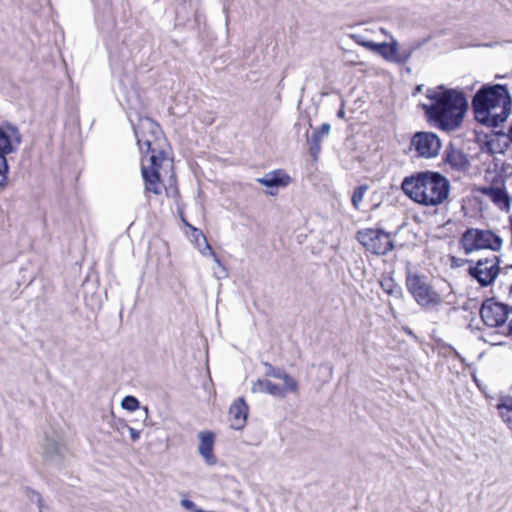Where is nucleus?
I'll return each mask as SVG.
<instances>
[{"label":"nucleus","mask_w":512,"mask_h":512,"mask_svg":"<svg viewBox=\"0 0 512 512\" xmlns=\"http://www.w3.org/2000/svg\"><path fill=\"white\" fill-rule=\"evenodd\" d=\"M429 104H422L428 123L442 131L457 130L468 110V101L465 95L455 89L438 86L428 90Z\"/></svg>","instance_id":"1"},{"label":"nucleus","mask_w":512,"mask_h":512,"mask_svg":"<svg viewBox=\"0 0 512 512\" xmlns=\"http://www.w3.org/2000/svg\"><path fill=\"white\" fill-rule=\"evenodd\" d=\"M137 144L142 157L141 173L145 182V190L153 194L161 193L160 168L165 159V152L154 147L160 126L151 118L140 119L133 127Z\"/></svg>","instance_id":"2"},{"label":"nucleus","mask_w":512,"mask_h":512,"mask_svg":"<svg viewBox=\"0 0 512 512\" xmlns=\"http://www.w3.org/2000/svg\"><path fill=\"white\" fill-rule=\"evenodd\" d=\"M402 190L423 206H438L449 196L450 182L440 172L421 171L405 177Z\"/></svg>","instance_id":"3"},{"label":"nucleus","mask_w":512,"mask_h":512,"mask_svg":"<svg viewBox=\"0 0 512 512\" xmlns=\"http://www.w3.org/2000/svg\"><path fill=\"white\" fill-rule=\"evenodd\" d=\"M512 109V97L505 85H482V125L498 128Z\"/></svg>","instance_id":"4"},{"label":"nucleus","mask_w":512,"mask_h":512,"mask_svg":"<svg viewBox=\"0 0 512 512\" xmlns=\"http://www.w3.org/2000/svg\"><path fill=\"white\" fill-rule=\"evenodd\" d=\"M22 143V135L19 128L4 122L0 125V187H4L7 181L8 162L6 156L18 151Z\"/></svg>","instance_id":"5"},{"label":"nucleus","mask_w":512,"mask_h":512,"mask_svg":"<svg viewBox=\"0 0 512 512\" xmlns=\"http://www.w3.org/2000/svg\"><path fill=\"white\" fill-rule=\"evenodd\" d=\"M406 287L418 305L430 307L441 302L440 295L434 290L428 277L418 273L406 272Z\"/></svg>","instance_id":"6"},{"label":"nucleus","mask_w":512,"mask_h":512,"mask_svg":"<svg viewBox=\"0 0 512 512\" xmlns=\"http://www.w3.org/2000/svg\"><path fill=\"white\" fill-rule=\"evenodd\" d=\"M356 239L368 252L375 255H387L394 249V242L390 238V234L382 229L366 228L359 230Z\"/></svg>","instance_id":"7"},{"label":"nucleus","mask_w":512,"mask_h":512,"mask_svg":"<svg viewBox=\"0 0 512 512\" xmlns=\"http://www.w3.org/2000/svg\"><path fill=\"white\" fill-rule=\"evenodd\" d=\"M410 149H414L418 158L431 159L439 154L441 140L433 132L419 131L412 136Z\"/></svg>","instance_id":"8"},{"label":"nucleus","mask_w":512,"mask_h":512,"mask_svg":"<svg viewBox=\"0 0 512 512\" xmlns=\"http://www.w3.org/2000/svg\"><path fill=\"white\" fill-rule=\"evenodd\" d=\"M510 309L493 299L482 302V322L489 327H499L506 323Z\"/></svg>","instance_id":"9"},{"label":"nucleus","mask_w":512,"mask_h":512,"mask_svg":"<svg viewBox=\"0 0 512 512\" xmlns=\"http://www.w3.org/2000/svg\"><path fill=\"white\" fill-rule=\"evenodd\" d=\"M443 161L448 164L451 169L457 171H467L470 167L468 156L460 149L455 148L451 142L444 150Z\"/></svg>","instance_id":"10"},{"label":"nucleus","mask_w":512,"mask_h":512,"mask_svg":"<svg viewBox=\"0 0 512 512\" xmlns=\"http://www.w3.org/2000/svg\"><path fill=\"white\" fill-rule=\"evenodd\" d=\"M63 450L64 446L53 438L47 437L44 444V458L45 460L56 467L63 465Z\"/></svg>","instance_id":"11"},{"label":"nucleus","mask_w":512,"mask_h":512,"mask_svg":"<svg viewBox=\"0 0 512 512\" xmlns=\"http://www.w3.org/2000/svg\"><path fill=\"white\" fill-rule=\"evenodd\" d=\"M229 415L231 428L239 430L244 427L248 415V406L243 398H238L232 403L229 409Z\"/></svg>","instance_id":"12"},{"label":"nucleus","mask_w":512,"mask_h":512,"mask_svg":"<svg viewBox=\"0 0 512 512\" xmlns=\"http://www.w3.org/2000/svg\"><path fill=\"white\" fill-rule=\"evenodd\" d=\"M200 440L198 446L199 454L205 459L208 465L216 464V457L213 454L214 434L209 431H201L198 434Z\"/></svg>","instance_id":"13"},{"label":"nucleus","mask_w":512,"mask_h":512,"mask_svg":"<svg viewBox=\"0 0 512 512\" xmlns=\"http://www.w3.org/2000/svg\"><path fill=\"white\" fill-rule=\"evenodd\" d=\"M331 126L329 123H323L320 128L315 129L310 136H307V144L311 156L316 159L321 151V140L330 133Z\"/></svg>","instance_id":"14"},{"label":"nucleus","mask_w":512,"mask_h":512,"mask_svg":"<svg viewBox=\"0 0 512 512\" xmlns=\"http://www.w3.org/2000/svg\"><path fill=\"white\" fill-rule=\"evenodd\" d=\"M290 176L283 170H275L267 173L265 176L256 179V181L266 187H285L290 183Z\"/></svg>","instance_id":"15"},{"label":"nucleus","mask_w":512,"mask_h":512,"mask_svg":"<svg viewBox=\"0 0 512 512\" xmlns=\"http://www.w3.org/2000/svg\"><path fill=\"white\" fill-rule=\"evenodd\" d=\"M253 393H267L275 397L284 398L286 389L267 379H258L252 386Z\"/></svg>","instance_id":"16"},{"label":"nucleus","mask_w":512,"mask_h":512,"mask_svg":"<svg viewBox=\"0 0 512 512\" xmlns=\"http://www.w3.org/2000/svg\"><path fill=\"white\" fill-rule=\"evenodd\" d=\"M460 243L466 255L480 250V229L470 228L462 235Z\"/></svg>","instance_id":"17"},{"label":"nucleus","mask_w":512,"mask_h":512,"mask_svg":"<svg viewBox=\"0 0 512 512\" xmlns=\"http://www.w3.org/2000/svg\"><path fill=\"white\" fill-rule=\"evenodd\" d=\"M507 133L502 130L495 132V138L485 135L484 146L491 154L502 153L507 147Z\"/></svg>","instance_id":"18"},{"label":"nucleus","mask_w":512,"mask_h":512,"mask_svg":"<svg viewBox=\"0 0 512 512\" xmlns=\"http://www.w3.org/2000/svg\"><path fill=\"white\" fill-rule=\"evenodd\" d=\"M482 194L488 196L501 210L508 211L510 199L501 188H482Z\"/></svg>","instance_id":"19"},{"label":"nucleus","mask_w":512,"mask_h":512,"mask_svg":"<svg viewBox=\"0 0 512 512\" xmlns=\"http://www.w3.org/2000/svg\"><path fill=\"white\" fill-rule=\"evenodd\" d=\"M463 309L465 311H469V315L465 316L466 320L468 321V326L471 329H480L479 323L477 322V316L480 315V303L478 302L477 298L469 297L463 305Z\"/></svg>","instance_id":"20"},{"label":"nucleus","mask_w":512,"mask_h":512,"mask_svg":"<svg viewBox=\"0 0 512 512\" xmlns=\"http://www.w3.org/2000/svg\"><path fill=\"white\" fill-rule=\"evenodd\" d=\"M413 51V48L398 50V43L396 41H392L390 43V53L384 54V58L389 61L404 64L411 58Z\"/></svg>","instance_id":"21"},{"label":"nucleus","mask_w":512,"mask_h":512,"mask_svg":"<svg viewBox=\"0 0 512 512\" xmlns=\"http://www.w3.org/2000/svg\"><path fill=\"white\" fill-rule=\"evenodd\" d=\"M499 266L485 259L482 260V287L489 285L498 275Z\"/></svg>","instance_id":"22"},{"label":"nucleus","mask_w":512,"mask_h":512,"mask_svg":"<svg viewBox=\"0 0 512 512\" xmlns=\"http://www.w3.org/2000/svg\"><path fill=\"white\" fill-rule=\"evenodd\" d=\"M380 286L386 294L393 298L401 299L403 297L401 286L392 277H385L380 280Z\"/></svg>","instance_id":"23"},{"label":"nucleus","mask_w":512,"mask_h":512,"mask_svg":"<svg viewBox=\"0 0 512 512\" xmlns=\"http://www.w3.org/2000/svg\"><path fill=\"white\" fill-rule=\"evenodd\" d=\"M502 246L501 238L494 234L492 231L482 230V249H490L492 251H499Z\"/></svg>","instance_id":"24"},{"label":"nucleus","mask_w":512,"mask_h":512,"mask_svg":"<svg viewBox=\"0 0 512 512\" xmlns=\"http://www.w3.org/2000/svg\"><path fill=\"white\" fill-rule=\"evenodd\" d=\"M503 422L512 430V398H506L497 404Z\"/></svg>","instance_id":"25"},{"label":"nucleus","mask_w":512,"mask_h":512,"mask_svg":"<svg viewBox=\"0 0 512 512\" xmlns=\"http://www.w3.org/2000/svg\"><path fill=\"white\" fill-rule=\"evenodd\" d=\"M367 190H368L367 185H360L354 189L351 200H352V205L354 206V208L356 210H359L360 204L363 201L364 195Z\"/></svg>","instance_id":"26"},{"label":"nucleus","mask_w":512,"mask_h":512,"mask_svg":"<svg viewBox=\"0 0 512 512\" xmlns=\"http://www.w3.org/2000/svg\"><path fill=\"white\" fill-rule=\"evenodd\" d=\"M139 401L136 397L128 395L125 396L121 402V407L128 411H134L139 408Z\"/></svg>","instance_id":"27"},{"label":"nucleus","mask_w":512,"mask_h":512,"mask_svg":"<svg viewBox=\"0 0 512 512\" xmlns=\"http://www.w3.org/2000/svg\"><path fill=\"white\" fill-rule=\"evenodd\" d=\"M26 495L30 501L37 503L39 512H43L44 503L41 495L37 491L32 490L30 488H26Z\"/></svg>","instance_id":"28"},{"label":"nucleus","mask_w":512,"mask_h":512,"mask_svg":"<svg viewBox=\"0 0 512 512\" xmlns=\"http://www.w3.org/2000/svg\"><path fill=\"white\" fill-rule=\"evenodd\" d=\"M368 49H370L374 52H377L384 57V54L390 53V44H388L386 42L375 43V42L371 41Z\"/></svg>","instance_id":"29"},{"label":"nucleus","mask_w":512,"mask_h":512,"mask_svg":"<svg viewBox=\"0 0 512 512\" xmlns=\"http://www.w3.org/2000/svg\"><path fill=\"white\" fill-rule=\"evenodd\" d=\"M472 110L475 120L480 123V90L476 91L472 98Z\"/></svg>","instance_id":"30"},{"label":"nucleus","mask_w":512,"mask_h":512,"mask_svg":"<svg viewBox=\"0 0 512 512\" xmlns=\"http://www.w3.org/2000/svg\"><path fill=\"white\" fill-rule=\"evenodd\" d=\"M264 366L267 368V370H266L267 376H272L274 378L279 379L282 376V373L284 372V370H282L280 368H275L269 363H264Z\"/></svg>","instance_id":"31"},{"label":"nucleus","mask_w":512,"mask_h":512,"mask_svg":"<svg viewBox=\"0 0 512 512\" xmlns=\"http://www.w3.org/2000/svg\"><path fill=\"white\" fill-rule=\"evenodd\" d=\"M469 274L480 283V260H478L474 266L469 267Z\"/></svg>","instance_id":"32"},{"label":"nucleus","mask_w":512,"mask_h":512,"mask_svg":"<svg viewBox=\"0 0 512 512\" xmlns=\"http://www.w3.org/2000/svg\"><path fill=\"white\" fill-rule=\"evenodd\" d=\"M181 505L185 509H187V510H189L191 512H204L203 510L198 509L196 504L193 501L189 500V499H182L181 500Z\"/></svg>","instance_id":"33"},{"label":"nucleus","mask_w":512,"mask_h":512,"mask_svg":"<svg viewBox=\"0 0 512 512\" xmlns=\"http://www.w3.org/2000/svg\"><path fill=\"white\" fill-rule=\"evenodd\" d=\"M351 39H353L357 44L365 47V48H369L370 46V42L371 41H368V40H365L364 37L360 34H351L350 35Z\"/></svg>","instance_id":"34"},{"label":"nucleus","mask_w":512,"mask_h":512,"mask_svg":"<svg viewBox=\"0 0 512 512\" xmlns=\"http://www.w3.org/2000/svg\"><path fill=\"white\" fill-rule=\"evenodd\" d=\"M285 385L286 386L284 388L286 389V392L290 391L294 393L298 390V384L293 377L288 378L287 382H285Z\"/></svg>","instance_id":"35"},{"label":"nucleus","mask_w":512,"mask_h":512,"mask_svg":"<svg viewBox=\"0 0 512 512\" xmlns=\"http://www.w3.org/2000/svg\"><path fill=\"white\" fill-rule=\"evenodd\" d=\"M451 260H452V267H461L465 263H469L470 262L467 259H460V258H456V257H452Z\"/></svg>","instance_id":"36"},{"label":"nucleus","mask_w":512,"mask_h":512,"mask_svg":"<svg viewBox=\"0 0 512 512\" xmlns=\"http://www.w3.org/2000/svg\"><path fill=\"white\" fill-rule=\"evenodd\" d=\"M126 427H127L128 431L130 433L131 439L133 441H137L140 438V431H138V430H136V429H134V428H132V427H130L128 425H126Z\"/></svg>","instance_id":"37"},{"label":"nucleus","mask_w":512,"mask_h":512,"mask_svg":"<svg viewBox=\"0 0 512 512\" xmlns=\"http://www.w3.org/2000/svg\"><path fill=\"white\" fill-rule=\"evenodd\" d=\"M443 349H445V353H453L455 356L460 357L458 352L450 345L444 344Z\"/></svg>","instance_id":"38"},{"label":"nucleus","mask_w":512,"mask_h":512,"mask_svg":"<svg viewBox=\"0 0 512 512\" xmlns=\"http://www.w3.org/2000/svg\"><path fill=\"white\" fill-rule=\"evenodd\" d=\"M337 117L340 118V119H344L345 118V110H344V106L343 105L339 109V111L337 112Z\"/></svg>","instance_id":"39"},{"label":"nucleus","mask_w":512,"mask_h":512,"mask_svg":"<svg viewBox=\"0 0 512 512\" xmlns=\"http://www.w3.org/2000/svg\"><path fill=\"white\" fill-rule=\"evenodd\" d=\"M291 376L289 374H287L285 371L282 373V376L279 378L281 380L285 382H287V379L290 378Z\"/></svg>","instance_id":"40"},{"label":"nucleus","mask_w":512,"mask_h":512,"mask_svg":"<svg viewBox=\"0 0 512 512\" xmlns=\"http://www.w3.org/2000/svg\"><path fill=\"white\" fill-rule=\"evenodd\" d=\"M291 376L289 374H287L285 371L282 373V376L279 378L281 380L285 382H287V379L290 378Z\"/></svg>","instance_id":"41"},{"label":"nucleus","mask_w":512,"mask_h":512,"mask_svg":"<svg viewBox=\"0 0 512 512\" xmlns=\"http://www.w3.org/2000/svg\"><path fill=\"white\" fill-rule=\"evenodd\" d=\"M507 138L512 143V124L510 125V127L508 129Z\"/></svg>","instance_id":"42"},{"label":"nucleus","mask_w":512,"mask_h":512,"mask_svg":"<svg viewBox=\"0 0 512 512\" xmlns=\"http://www.w3.org/2000/svg\"><path fill=\"white\" fill-rule=\"evenodd\" d=\"M473 380L476 383L477 387L480 388V380L478 379L477 375L475 373L472 374Z\"/></svg>","instance_id":"43"},{"label":"nucleus","mask_w":512,"mask_h":512,"mask_svg":"<svg viewBox=\"0 0 512 512\" xmlns=\"http://www.w3.org/2000/svg\"><path fill=\"white\" fill-rule=\"evenodd\" d=\"M510 311H511V314H512V307L510 308ZM508 328H509V333L512 335V318H511V320L509 321Z\"/></svg>","instance_id":"44"},{"label":"nucleus","mask_w":512,"mask_h":512,"mask_svg":"<svg viewBox=\"0 0 512 512\" xmlns=\"http://www.w3.org/2000/svg\"><path fill=\"white\" fill-rule=\"evenodd\" d=\"M406 333L412 337H416L411 329H405Z\"/></svg>","instance_id":"45"},{"label":"nucleus","mask_w":512,"mask_h":512,"mask_svg":"<svg viewBox=\"0 0 512 512\" xmlns=\"http://www.w3.org/2000/svg\"><path fill=\"white\" fill-rule=\"evenodd\" d=\"M475 140L478 142L480 140V133L475 130Z\"/></svg>","instance_id":"46"},{"label":"nucleus","mask_w":512,"mask_h":512,"mask_svg":"<svg viewBox=\"0 0 512 512\" xmlns=\"http://www.w3.org/2000/svg\"><path fill=\"white\" fill-rule=\"evenodd\" d=\"M482 46L493 47V44L492 43H482Z\"/></svg>","instance_id":"47"},{"label":"nucleus","mask_w":512,"mask_h":512,"mask_svg":"<svg viewBox=\"0 0 512 512\" xmlns=\"http://www.w3.org/2000/svg\"><path fill=\"white\" fill-rule=\"evenodd\" d=\"M147 413H148V409L145 407V408H144V414H145V416H147Z\"/></svg>","instance_id":"48"},{"label":"nucleus","mask_w":512,"mask_h":512,"mask_svg":"<svg viewBox=\"0 0 512 512\" xmlns=\"http://www.w3.org/2000/svg\"><path fill=\"white\" fill-rule=\"evenodd\" d=\"M269 194H270V195H275V194H276V192H274V191H270V192H269Z\"/></svg>","instance_id":"49"},{"label":"nucleus","mask_w":512,"mask_h":512,"mask_svg":"<svg viewBox=\"0 0 512 512\" xmlns=\"http://www.w3.org/2000/svg\"><path fill=\"white\" fill-rule=\"evenodd\" d=\"M389 309H390V311H391L392 313H394V309H393V307H392V306H390V307H389Z\"/></svg>","instance_id":"50"},{"label":"nucleus","mask_w":512,"mask_h":512,"mask_svg":"<svg viewBox=\"0 0 512 512\" xmlns=\"http://www.w3.org/2000/svg\"><path fill=\"white\" fill-rule=\"evenodd\" d=\"M47 509V506L44 504L43 512H45Z\"/></svg>","instance_id":"51"}]
</instances>
